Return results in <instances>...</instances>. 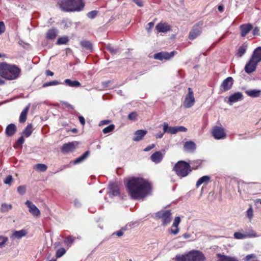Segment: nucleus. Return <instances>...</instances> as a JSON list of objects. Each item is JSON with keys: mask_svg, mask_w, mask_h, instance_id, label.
Returning <instances> with one entry per match:
<instances>
[{"mask_svg": "<svg viewBox=\"0 0 261 261\" xmlns=\"http://www.w3.org/2000/svg\"><path fill=\"white\" fill-rule=\"evenodd\" d=\"M163 130L164 133H167L170 134H176L177 133V130L176 126H169L167 122H164L163 124Z\"/></svg>", "mask_w": 261, "mask_h": 261, "instance_id": "23", "label": "nucleus"}, {"mask_svg": "<svg viewBox=\"0 0 261 261\" xmlns=\"http://www.w3.org/2000/svg\"><path fill=\"white\" fill-rule=\"evenodd\" d=\"M47 167L43 164H37L35 166V169L39 172H44L47 170Z\"/></svg>", "mask_w": 261, "mask_h": 261, "instance_id": "38", "label": "nucleus"}, {"mask_svg": "<svg viewBox=\"0 0 261 261\" xmlns=\"http://www.w3.org/2000/svg\"><path fill=\"white\" fill-rule=\"evenodd\" d=\"M247 45L245 44L242 45L238 49L237 56L238 57H242L246 53Z\"/></svg>", "mask_w": 261, "mask_h": 261, "instance_id": "34", "label": "nucleus"}, {"mask_svg": "<svg viewBox=\"0 0 261 261\" xmlns=\"http://www.w3.org/2000/svg\"><path fill=\"white\" fill-rule=\"evenodd\" d=\"M81 45L82 47L85 48L87 50H91L92 47V44L89 41H82L81 42Z\"/></svg>", "mask_w": 261, "mask_h": 261, "instance_id": "39", "label": "nucleus"}, {"mask_svg": "<svg viewBox=\"0 0 261 261\" xmlns=\"http://www.w3.org/2000/svg\"><path fill=\"white\" fill-rule=\"evenodd\" d=\"M27 231L25 229L14 231L12 234V237L20 239L23 237L26 236Z\"/></svg>", "mask_w": 261, "mask_h": 261, "instance_id": "26", "label": "nucleus"}, {"mask_svg": "<svg viewBox=\"0 0 261 261\" xmlns=\"http://www.w3.org/2000/svg\"><path fill=\"white\" fill-rule=\"evenodd\" d=\"M97 14V12L96 11H92L87 13V16L90 19L94 18Z\"/></svg>", "mask_w": 261, "mask_h": 261, "instance_id": "53", "label": "nucleus"}, {"mask_svg": "<svg viewBox=\"0 0 261 261\" xmlns=\"http://www.w3.org/2000/svg\"><path fill=\"white\" fill-rule=\"evenodd\" d=\"M250 59L255 61L256 63L261 61V47H257L254 50Z\"/></svg>", "mask_w": 261, "mask_h": 261, "instance_id": "17", "label": "nucleus"}, {"mask_svg": "<svg viewBox=\"0 0 261 261\" xmlns=\"http://www.w3.org/2000/svg\"><path fill=\"white\" fill-rule=\"evenodd\" d=\"M79 143L76 141L68 142L63 144L61 147V151L64 154L73 151L78 146Z\"/></svg>", "mask_w": 261, "mask_h": 261, "instance_id": "9", "label": "nucleus"}, {"mask_svg": "<svg viewBox=\"0 0 261 261\" xmlns=\"http://www.w3.org/2000/svg\"><path fill=\"white\" fill-rule=\"evenodd\" d=\"M69 41L68 37L64 36L58 38L56 44L58 45L66 44Z\"/></svg>", "mask_w": 261, "mask_h": 261, "instance_id": "40", "label": "nucleus"}, {"mask_svg": "<svg viewBox=\"0 0 261 261\" xmlns=\"http://www.w3.org/2000/svg\"><path fill=\"white\" fill-rule=\"evenodd\" d=\"M202 24V22H198L193 27L189 34V38L190 40L195 39L201 34Z\"/></svg>", "mask_w": 261, "mask_h": 261, "instance_id": "7", "label": "nucleus"}, {"mask_svg": "<svg viewBox=\"0 0 261 261\" xmlns=\"http://www.w3.org/2000/svg\"><path fill=\"white\" fill-rule=\"evenodd\" d=\"M62 24L64 28H68L71 26V23L68 20H63L62 21Z\"/></svg>", "mask_w": 261, "mask_h": 261, "instance_id": "57", "label": "nucleus"}, {"mask_svg": "<svg viewBox=\"0 0 261 261\" xmlns=\"http://www.w3.org/2000/svg\"><path fill=\"white\" fill-rule=\"evenodd\" d=\"M73 204L75 207H79L81 205V203L77 199H75L73 201Z\"/></svg>", "mask_w": 261, "mask_h": 261, "instance_id": "64", "label": "nucleus"}, {"mask_svg": "<svg viewBox=\"0 0 261 261\" xmlns=\"http://www.w3.org/2000/svg\"><path fill=\"white\" fill-rule=\"evenodd\" d=\"M61 84L60 82H59L58 81H53L51 82H46L44 84H43L42 87H46L48 86H53V85H58L59 84Z\"/></svg>", "mask_w": 261, "mask_h": 261, "instance_id": "47", "label": "nucleus"}, {"mask_svg": "<svg viewBox=\"0 0 261 261\" xmlns=\"http://www.w3.org/2000/svg\"><path fill=\"white\" fill-rule=\"evenodd\" d=\"M109 195L110 197L119 195L120 194L119 188L116 184L112 183L109 185Z\"/></svg>", "mask_w": 261, "mask_h": 261, "instance_id": "15", "label": "nucleus"}, {"mask_svg": "<svg viewBox=\"0 0 261 261\" xmlns=\"http://www.w3.org/2000/svg\"><path fill=\"white\" fill-rule=\"evenodd\" d=\"M248 185L245 183H239L238 187V191L240 195H242L243 192L246 193L245 190L247 189Z\"/></svg>", "mask_w": 261, "mask_h": 261, "instance_id": "37", "label": "nucleus"}, {"mask_svg": "<svg viewBox=\"0 0 261 261\" xmlns=\"http://www.w3.org/2000/svg\"><path fill=\"white\" fill-rule=\"evenodd\" d=\"M163 159V154L159 151H155L150 156V160L155 164L160 163Z\"/></svg>", "mask_w": 261, "mask_h": 261, "instance_id": "20", "label": "nucleus"}, {"mask_svg": "<svg viewBox=\"0 0 261 261\" xmlns=\"http://www.w3.org/2000/svg\"><path fill=\"white\" fill-rule=\"evenodd\" d=\"M64 83L71 87H78L81 86V83L77 81H71L70 79H66Z\"/></svg>", "mask_w": 261, "mask_h": 261, "instance_id": "29", "label": "nucleus"}, {"mask_svg": "<svg viewBox=\"0 0 261 261\" xmlns=\"http://www.w3.org/2000/svg\"><path fill=\"white\" fill-rule=\"evenodd\" d=\"M138 116V115L136 112H133L130 113L128 116V119L130 120H135Z\"/></svg>", "mask_w": 261, "mask_h": 261, "instance_id": "52", "label": "nucleus"}, {"mask_svg": "<svg viewBox=\"0 0 261 261\" xmlns=\"http://www.w3.org/2000/svg\"><path fill=\"white\" fill-rule=\"evenodd\" d=\"M184 148L186 151L193 152L196 149V144L193 141H187L185 143Z\"/></svg>", "mask_w": 261, "mask_h": 261, "instance_id": "24", "label": "nucleus"}, {"mask_svg": "<svg viewBox=\"0 0 261 261\" xmlns=\"http://www.w3.org/2000/svg\"><path fill=\"white\" fill-rule=\"evenodd\" d=\"M245 93L251 97H258L260 95L261 91L256 89L248 90L245 91Z\"/></svg>", "mask_w": 261, "mask_h": 261, "instance_id": "28", "label": "nucleus"}, {"mask_svg": "<svg viewBox=\"0 0 261 261\" xmlns=\"http://www.w3.org/2000/svg\"><path fill=\"white\" fill-rule=\"evenodd\" d=\"M203 161L200 160H196L193 161L191 162V167L192 169H197L198 168H200L201 167Z\"/></svg>", "mask_w": 261, "mask_h": 261, "instance_id": "35", "label": "nucleus"}, {"mask_svg": "<svg viewBox=\"0 0 261 261\" xmlns=\"http://www.w3.org/2000/svg\"><path fill=\"white\" fill-rule=\"evenodd\" d=\"M255 255L254 254H249V255H247L245 257V261H249L251 258H255Z\"/></svg>", "mask_w": 261, "mask_h": 261, "instance_id": "63", "label": "nucleus"}, {"mask_svg": "<svg viewBox=\"0 0 261 261\" xmlns=\"http://www.w3.org/2000/svg\"><path fill=\"white\" fill-rule=\"evenodd\" d=\"M176 127L177 133L178 132H186L187 131V128L182 126H176Z\"/></svg>", "mask_w": 261, "mask_h": 261, "instance_id": "60", "label": "nucleus"}, {"mask_svg": "<svg viewBox=\"0 0 261 261\" xmlns=\"http://www.w3.org/2000/svg\"><path fill=\"white\" fill-rule=\"evenodd\" d=\"M25 205L29 208V212L35 217H39L40 215V210L31 201L27 200Z\"/></svg>", "mask_w": 261, "mask_h": 261, "instance_id": "13", "label": "nucleus"}, {"mask_svg": "<svg viewBox=\"0 0 261 261\" xmlns=\"http://www.w3.org/2000/svg\"><path fill=\"white\" fill-rule=\"evenodd\" d=\"M233 80L232 77H228L225 79L220 86V89L222 92L230 90L233 85Z\"/></svg>", "mask_w": 261, "mask_h": 261, "instance_id": "12", "label": "nucleus"}, {"mask_svg": "<svg viewBox=\"0 0 261 261\" xmlns=\"http://www.w3.org/2000/svg\"><path fill=\"white\" fill-rule=\"evenodd\" d=\"M252 33L254 36H259L260 35L259 28L257 27H255L253 29Z\"/></svg>", "mask_w": 261, "mask_h": 261, "instance_id": "58", "label": "nucleus"}, {"mask_svg": "<svg viewBox=\"0 0 261 261\" xmlns=\"http://www.w3.org/2000/svg\"><path fill=\"white\" fill-rule=\"evenodd\" d=\"M115 128V125L114 124H110L108 126L103 129L102 132L103 134H108L112 132Z\"/></svg>", "mask_w": 261, "mask_h": 261, "instance_id": "45", "label": "nucleus"}, {"mask_svg": "<svg viewBox=\"0 0 261 261\" xmlns=\"http://www.w3.org/2000/svg\"><path fill=\"white\" fill-rule=\"evenodd\" d=\"M210 177L209 176H203L197 180L196 186L198 188L202 184H207L210 181Z\"/></svg>", "mask_w": 261, "mask_h": 261, "instance_id": "30", "label": "nucleus"}, {"mask_svg": "<svg viewBox=\"0 0 261 261\" xmlns=\"http://www.w3.org/2000/svg\"><path fill=\"white\" fill-rule=\"evenodd\" d=\"M147 134L146 130L139 129L135 132L133 140L134 141H139L142 139L144 136Z\"/></svg>", "mask_w": 261, "mask_h": 261, "instance_id": "22", "label": "nucleus"}, {"mask_svg": "<svg viewBox=\"0 0 261 261\" xmlns=\"http://www.w3.org/2000/svg\"><path fill=\"white\" fill-rule=\"evenodd\" d=\"M17 191L19 194L23 195L26 192V187L25 186H20L17 188Z\"/></svg>", "mask_w": 261, "mask_h": 261, "instance_id": "50", "label": "nucleus"}, {"mask_svg": "<svg viewBox=\"0 0 261 261\" xmlns=\"http://www.w3.org/2000/svg\"><path fill=\"white\" fill-rule=\"evenodd\" d=\"M195 103V98L194 97L193 92L191 88H188V93L186 96L184 106L186 108L192 107Z\"/></svg>", "mask_w": 261, "mask_h": 261, "instance_id": "8", "label": "nucleus"}, {"mask_svg": "<svg viewBox=\"0 0 261 261\" xmlns=\"http://www.w3.org/2000/svg\"><path fill=\"white\" fill-rule=\"evenodd\" d=\"M16 130L17 128L15 125L13 123H11L6 128V135L7 137H11L15 134Z\"/></svg>", "mask_w": 261, "mask_h": 261, "instance_id": "21", "label": "nucleus"}, {"mask_svg": "<svg viewBox=\"0 0 261 261\" xmlns=\"http://www.w3.org/2000/svg\"><path fill=\"white\" fill-rule=\"evenodd\" d=\"M5 31V25L3 21H0V34Z\"/></svg>", "mask_w": 261, "mask_h": 261, "instance_id": "61", "label": "nucleus"}, {"mask_svg": "<svg viewBox=\"0 0 261 261\" xmlns=\"http://www.w3.org/2000/svg\"><path fill=\"white\" fill-rule=\"evenodd\" d=\"M128 193L134 199H140L149 194L151 185L143 178L133 177L124 181Z\"/></svg>", "mask_w": 261, "mask_h": 261, "instance_id": "1", "label": "nucleus"}, {"mask_svg": "<svg viewBox=\"0 0 261 261\" xmlns=\"http://www.w3.org/2000/svg\"><path fill=\"white\" fill-rule=\"evenodd\" d=\"M175 261H204L203 254L199 251H192L186 254H177L175 257Z\"/></svg>", "mask_w": 261, "mask_h": 261, "instance_id": "4", "label": "nucleus"}, {"mask_svg": "<svg viewBox=\"0 0 261 261\" xmlns=\"http://www.w3.org/2000/svg\"><path fill=\"white\" fill-rule=\"evenodd\" d=\"M240 29L241 36L244 37L253 29V25L251 23H244L240 25Z\"/></svg>", "mask_w": 261, "mask_h": 261, "instance_id": "16", "label": "nucleus"}, {"mask_svg": "<svg viewBox=\"0 0 261 261\" xmlns=\"http://www.w3.org/2000/svg\"><path fill=\"white\" fill-rule=\"evenodd\" d=\"M58 31L56 28L49 29L46 34V38L48 40H53L56 38Z\"/></svg>", "mask_w": 261, "mask_h": 261, "instance_id": "25", "label": "nucleus"}, {"mask_svg": "<svg viewBox=\"0 0 261 261\" xmlns=\"http://www.w3.org/2000/svg\"><path fill=\"white\" fill-rule=\"evenodd\" d=\"M8 238L7 237L0 236V248L3 247L4 245L7 242Z\"/></svg>", "mask_w": 261, "mask_h": 261, "instance_id": "54", "label": "nucleus"}, {"mask_svg": "<svg viewBox=\"0 0 261 261\" xmlns=\"http://www.w3.org/2000/svg\"><path fill=\"white\" fill-rule=\"evenodd\" d=\"M246 216L249 219L251 220L253 217V210L251 206H250L246 212Z\"/></svg>", "mask_w": 261, "mask_h": 261, "instance_id": "48", "label": "nucleus"}, {"mask_svg": "<svg viewBox=\"0 0 261 261\" xmlns=\"http://www.w3.org/2000/svg\"><path fill=\"white\" fill-rule=\"evenodd\" d=\"M20 73V68L15 65L6 63L0 64V76L8 80H13L18 78Z\"/></svg>", "mask_w": 261, "mask_h": 261, "instance_id": "2", "label": "nucleus"}, {"mask_svg": "<svg viewBox=\"0 0 261 261\" xmlns=\"http://www.w3.org/2000/svg\"><path fill=\"white\" fill-rule=\"evenodd\" d=\"M212 133L214 138L217 140L223 139L226 137L224 128L220 126H215L213 129Z\"/></svg>", "mask_w": 261, "mask_h": 261, "instance_id": "10", "label": "nucleus"}, {"mask_svg": "<svg viewBox=\"0 0 261 261\" xmlns=\"http://www.w3.org/2000/svg\"><path fill=\"white\" fill-rule=\"evenodd\" d=\"M217 256L220 257L217 261H238L237 259L234 257L221 255L220 253L217 254Z\"/></svg>", "mask_w": 261, "mask_h": 261, "instance_id": "32", "label": "nucleus"}, {"mask_svg": "<svg viewBox=\"0 0 261 261\" xmlns=\"http://www.w3.org/2000/svg\"><path fill=\"white\" fill-rule=\"evenodd\" d=\"M180 222V218L179 217H176L174 219V222L172 224V228L178 227Z\"/></svg>", "mask_w": 261, "mask_h": 261, "instance_id": "51", "label": "nucleus"}, {"mask_svg": "<svg viewBox=\"0 0 261 261\" xmlns=\"http://www.w3.org/2000/svg\"><path fill=\"white\" fill-rule=\"evenodd\" d=\"M12 205L11 204H8L6 203L2 204L1 207V211L3 213L9 211L11 210Z\"/></svg>", "mask_w": 261, "mask_h": 261, "instance_id": "46", "label": "nucleus"}, {"mask_svg": "<svg viewBox=\"0 0 261 261\" xmlns=\"http://www.w3.org/2000/svg\"><path fill=\"white\" fill-rule=\"evenodd\" d=\"M24 139L22 136L20 137L16 141L15 144L14 145V147L15 148L21 147L22 144L24 143Z\"/></svg>", "mask_w": 261, "mask_h": 261, "instance_id": "44", "label": "nucleus"}, {"mask_svg": "<svg viewBox=\"0 0 261 261\" xmlns=\"http://www.w3.org/2000/svg\"><path fill=\"white\" fill-rule=\"evenodd\" d=\"M179 231V228L178 227H174L172 228V226H171V229L169 230V232H170L171 233L176 235L177 234Z\"/></svg>", "mask_w": 261, "mask_h": 261, "instance_id": "56", "label": "nucleus"}, {"mask_svg": "<svg viewBox=\"0 0 261 261\" xmlns=\"http://www.w3.org/2000/svg\"><path fill=\"white\" fill-rule=\"evenodd\" d=\"M233 237L236 239L241 240L247 238L245 233L241 232H236L233 234Z\"/></svg>", "mask_w": 261, "mask_h": 261, "instance_id": "42", "label": "nucleus"}, {"mask_svg": "<svg viewBox=\"0 0 261 261\" xmlns=\"http://www.w3.org/2000/svg\"><path fill=\"white\" fill-rule=\"evenodd\" d=\"M106 48L112 55H115L118 52V49L114 48L111 44H108L106 46Z\"/></svg>", "mask_w": 261, "mask_h": 261, "instance_id": "43", "label": "nucleus"}, {"mask_svg": "<svg viewBox=\"0 0 261 261\" xmlns=\"http://www.w3.org/2000/svg\"><path fill=\"white\" fill-rule=\"evenodd\" d=\"M89 155V151H86L81 156H80L79 158H77V159H76L73 161V164H79V163L82 162L83 161H84L88 157V156Z\"/></svg>", "mask_w": 261, "mask_h": 261, "instance_id": "33", "label": "nucleus"}, {"mask_svg": "<svg viewBox=\"0 0 261 261\" xmlns=\"http://www.w3.org/2000/svg\"><path fill=\"white\" fill-rule=\"evenodd\" d=\"M155 217L158 219H161L162 225L166 226L171 221V211L170 210L159 211L155 213Z\"/></svg>", "mask_w": 261, "mask_h": 261, "instance_id": "6", "label": "nucleus"}, {"mask_svg": "<svg viewBox=\"0 0 261 261\" xmlns=\"http://www.w3.org/2000/svg\"><path fill=\"white\" fill-rule=\"evenodd\" d=\"M246 236L247 238H255L258 237H260L261 234L258 235L256 232L253 230L252 227H249L245 232Z\"/></svg>", "mask_w": 261, "mask_h": 261, "instance_id": "27", "label": "nucleus"}, {"mask_svg": "<svg viewBox=\"0 0 261 261\" xmlns=\"http://www.w3.org/2000/svg\"><path fill=\"white\" fill-rule=\"evenodd\" d=\"M176 174L180 177L187 176L191 171L189 164L185 161H178L174 167Z\"/></svg>", "mask_w": 261, "mask_h": 261, "instance_id": "5", "label": "nucleus"}, {"mask_svg": "<svg viewBox=\"0 0 261 261\" xmlns=\"http://www.w3.org/2000/svg\"><path fill=\"white\" fill-rule=\"evenodd\" d=\"M155 29L159 32L166 33L171 30V27L166 23L160 22L156 25Z\"/></svg>", "mask_w": 261, "mask_h": 261, "instance_id": "19", "label": "nucleus"}, {"mask_svg": "<svg viewBox=\"0 0 261 261\" xmlns=\"http://www.w3.org/2000/svg\"><path fill=\"white\" fill-rule=\"evenodd\" d=\"M258 63H256L255 61L250 58L249 61L246 63L245 66V71L248 74L252 73L256 70Z\"/></svg>", "mask_w": 261, "mask_h": 261, "instance_id": "14", "label": "nucleus"}, {"mask_svg": "<svg viewBox=\"0 0 261 261\" xmlns=\"http://www.w3.org/2000/svg\"><path fill=\"white\" fill-rule=\"evenodd\" d=\"M66 252V250L64 248H59L56 252V256L58 258L61 257L63 256Z\"/></svg>", "mask_w": 261, "mask_h": 261, "instance_id": "49", "label": "nucleus"}, {"mask_svg": "<svg viewBox=\"0 0 261 261\" xmlns=\"http://www.w3.org/2000/svg\"><path fill=\"white\" fill-rule=\"evenodd\" d=\"M75 239V238L72 236L67 237L64 240V243L67 246H70L73 243Z\"/></svg>", "mask_w": 261, "mask_h": 261, "instance_id": "41", "label": "nucleus"}, {"mask_svg": "<svg viewBox=\"0 0 261 261\" xmlns=\"http://www.w3.org/2000/svg\"><path fill=\"white\" fill-rule=\"evenodd\" d=\"M59 5L64 12L80 11L85 6L83 0H61Z\"/></svg>", "mask_w": 261, "mask_h": 261, "instance_id": "3", "label": "nucleus"}, {"mask_svg": "<svg viewBox=\"0 0 261 261\" xmlns=\"http://www.w3.org/2000/svg\"><path fill=\"white\" fill-rule=\"evenodd\" d=\"M32 133V125L28 124L22 132V134L26 137H29Z\"/></svg>", "mask_w": 261, "mask_h": 261, "instance_id": "36", "label": "nucleus"}, {"mask_svg": "<svg viewBox=\"0 0 261 261\" xmlns=\"http://www.w3.org/2000/svg\"><path fill=\"white\" fill-rule=\"evenodd\" d=\"M29 109V106H28L21 112L19 119V121L20 123H23L26 121L27 116Z\"/></svg>", "mask_w": 261, "mask_h": 261, "instance_id": "31", "label": "nucleus"}, {"mask_svg": "<svg viewBox=\"0 0 261 261\" xmlns=\"http://www.w3.org/2000/svg\"><path fill=\"white\" fill-rule=\"evenodd\" d=\"M13 180L12 175H8L4 180V182L5 184L10 185Z\"/></svg>", "mask_w": 261, "mask_h": 261, "instance_id": "55", "label": "nucleus"}, {"mask_svg": "<svg viewBox=\"0 0 261 261\" xmlns=\"http://www.w3.org/2000/svg\"><path fill=\"white\" fill-rule=\"evenodd\" d=\"M123 229H121L117 231L114 232L112 235L116 234L119 237H121L123 234Z\"/></svg>", "mask_w": 261, "mask_h": 261, "instance_id": "62", "label": "nucleus"}, {"mask_svg": "<svg viewBox=\"0 0 261 261\" xmlns=\"http://www.w3.org/2000/svg\"><path fill=\"white\" fill-rule=\"evenodd\" d=\"M243 95L242 93L241 92H238L231 95L228 98V100L230 104H232V103L236 102L243 99Z\"/></svg>", "mask_w": 261, "mask_h": 261, "instance_id": "18", "label": "nucleus"}, {"mask_svg": "<svg viewBox=\"0 0 261 261\" xmlns=\"http://www.w3.org/2000/svg\"><path fill=\"white\" fill-rule=\"evenodd\" d=\"M61 103L62 105L65 106L67 108L70 109L71 110L74 109L73 106L66 101H62Z\"/></svg>", "mask_w": 261, "mask_h": 261, "instance_id": "59", "label": "nucleus"}, {"mask_svg": "<svg viewBox=\"0 0 261 261\" xmlns=\"http://www.w3.org/2000/svg\"><path fill=\"white\" fill-rule=\"evenodd\" d=\"M175 51H173L171 53L166 51H161L154 55V58L156 60L162 61L165 59L168 60L172 58L175 55Z\"/></svg>", "mask_w": 261, "mask_h": 261, "instance_id": "11", "label": "nucleus"}]
</instances>
